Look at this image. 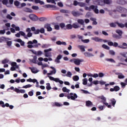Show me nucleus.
<instances>
[{
  "label": "nucleus",
  "instance_id": "obj_1",
  "mask_svg": "<svg viewBox=\"0 0 127 127\" xmlns=\"http://www.w3.org/2000/svg\"><path fill=\"white\" fill-rule=\"evenodd\" d=\"M117 10L119 12H121V17H127V9L126 8H123L122 7H118Z\"/></svg>",
  "mask_w": 127,
  "mask_h": 127
},
{
  "label": "nucleus",
  "instance_id": "obj_2",
  "mask_svg": "<svg viewBox=\"0 0 127 127\" xmlns=\"http://www.w3.org/2000/svg\"><path fill=\"white\" fill-rule=\"evenodd\" d=\"M38 41L34 39L33 40V41H29L27 43V47L28 48H37L38 47L37 45H32V44H37Z\"/></svg>",
  "mask_w": 127,
  "mask_h": 127
},
{
  "label": "nucleus",
  "instance_id": "obj_3",
  "mask_svg": "<svg viewBox=\"0 0 127 127\" xmlns=\"http://www.w3.org/2000/svg\"><path fill=\"white\" fill-rule=\"evenodd\" d=\"M86 10H92V9L94 11L95 13H99V9H98V6H95L94 5H92L89 6V7H85Z\"/></svg>",
  "mask_w": 127,
  "mask_h": 127
},
{
  "label": "nucleus",
  "instance_id": "obj_4",
  "mask_svg": "<svg viewBox=\"0 0 127 127\" xmlns=\"http://www.w3.org/2000/svg\"><path fill=\"white\" fill-rule=\"evenodd\" d=\"M99 99H101L102 100L103 104L105 105V106H107L108 108H112L111 105H109V103H107L106 101H107V98L105 97L104 96H101L99 97Z\"/></svg>",
  "mask_w": 127,
  "mask_h": 127
},
{
  "label": "nucleus",
  "instance_id": "obj_5",
  "mask_svg": "<svg viewBox=\"0 0 127 127\" xmlns=\"http://www.w3.org/2000/svg\"><path fill=\"white\" fill-rule=\"evenodd\" d=\"M67 99H70L72 100H75V99H77L78 98V96H77V94L76 93L73 94V93H70L69 94V95L67 96Z\"/></svg>",
  "mask_w": 127,
  "mask_h": 127
},
{
  "label": "nucleus",
  "instance_id": "obj_6",
  "mask_svg": "<svg viewBox=\"0 0 127 127\" xmlns=\"http://www.w3.org/2000/svg\"><path fill=\"white\" fill-rule=\"evenodd\" d=\"M29 17L31 19V20H33V21H36V20H37V19H38L37 16L34 14H30L29 15Z\"/></svg>",
  "mask_w": 127,
  "mask_h": 127
},
{
  "label": "nucleus",
  "instance_id": "obj_7",
  "mask_svg": "<svg viewBox=\"0 0 127 127\" xmlns=\"http://www.w3.org/2000/svg\"><path fill=\"white\" fill-rule=\"evenodd\" d=\"M52 49H49L44 50L45 57H51V53H48L49 51H51Z\"/></svg>",
  "mask_w": 127,
  "mask_h": 127
},
{
  "label": "nucleus",
  "instance_id": "obj_8",
  "mask_svg": "<svg viewBox=\"0 0 127 127\" xmlns=\"http://www.w3.org/2000/svg\"><path fill=\"white\" fill-rule=\"evenodd\" d=\"M44 28H46L47 31L50 32L52 30V28H51V25L50 24H45L44 25Z\"/></svg>",
  "mask_w": 127,
  "mask_h": 127
},
{
  "label": "nucleus",
  "instance_id": "obj_9",
  "mask_svg": "<svg viewBox=\"0 0 127 127\" xmlns=\"http://www.w3.org/2000/svg\"><path fill=\"white\" fill-rule=\"evenodd\" d=\"M92 40H94V41H96V42H102L103 41V40L102 39H100L99 37H92L91 38Z\"/></svg>",
  "mask_w": 127,
  "mask_h": 127
},
{
  "label": "nucleus",
  "instance_id": "obj_10",
  "mask_svg": "<svg viewBox=\"0 0 127 127\" xmlns=\"http://www.w3.org/2000/svg\"><path fill=\"white\" fill-rule=\"evenodd\" d=\"M5 40H11V39L9 38H5V37L3 36L0 37V43H2V42H3Z\"/></svg>",
  "mask_w": 127,
  "mask_h": 127
},
{
  "label": "nucleus",
  "instance_id": "obj_11",
  "mask_svg": "<svg viewBox=\"0 0 127 127\" xmlns=\"http://www.w3.org/2000/svg\"><path fill=\"white\" fill-rule=\"evenodd\" d=\"M115 74L116 75H118L119 79H125V75H124L123 73L120 72H116L115 73Z\"/></svg>",
  "mask_w": 127,
  "mask_h": 127
},
{
  "label": "nucleus",
  "instance_id": "obj_12",
  "mask_svg": "<svg viewBox=\"0 0 127 127\" xmlns=\"http://www.w3.org/2000/svg\"><path fill=\"white\" fill-rule=\"evenodd\" d=\"M72 28H73V26H72V25L71 24H68L65 25V27L64 28V30H66V29L69 30L70 29H72Z\"/></svg>",
  "mask_w": 127,
  "mask_h": 127
},
{
  "label": "nucleus",
  "instance_id": "obj_13",
  "mask_svg": "<svg viewBox=\"0 0 127 127\" xmlns=\"http://www.w3.org/2000/svg\"><path fill=\"white\" fill-rule=\"evenodd\" d=\"M84 55L86 56V57H94V55L91 53L85 52L84 53Z\"/></svg>",
  "mask_w": 127,
  "mask_h": 127
},
{
  "label": "nucleus",
  "instance_id": "obj_14",
  "mask_svg": "<svg viewBox=\"0 0 127 127\" xmlns=\"http://www.w3.org/2000/svg\"><path fill=\"white\" fill-rule=\"evenodd\" d=\"M123 46H118L119 48H121V49H127V43H123L122 44Z\"/></svg>",
  "mask_w": 127,
  "mask_h": 127
},
{
  "label": "nucleus",
  "instance_id": "obj_15",
  "mask_svg": "<svg viewBox=\"0 0 127 127\" xmlns=\"http://www.w3.org/2000/svg\"><path fill=\"white\" fill-rule=\"evenodd\" d=\"M80 39H81L82 42L83 43H89L90 42V40L89 39H83V37L82 36H80Z\"/></svg>",
  "mask_w": 127,
  "mask_h": 127
},
{
  "label": "nucleus",
  "instance_id": "obj_16",
  "mask_svg": "<svg viewBox=\"0 0 127 127\" xmlns=\"http://www.w3.org/2000/svg\"><path fill=\"white\" fill-rule=\"evenodd\" d=\"M56 44L57 45H64L66 46L67 44H66V42H61L60 41H58L56 42Z\"/></svg>",
  "mask_w": 127,
  "mask_h": 127
},
{
  "label": "nucleus",
  "instance_id": "obj_17",
  "mask_svg": "<svg viewBox=\"0 0 127 127\" xmlns=\"http://www.w3.org/2000/svg\"><path fill=\"white\" fill-rule=\"evenodd\" d=\"M23 11H25V12H30V13H32L33 12V11L31 9L27 7L24 8Z\"/></svg>",
  "mask_w": 127,
  "mask_h": 127
},
{
  "label": "nucleus",
  "instance_id": "obj_18",
  "mask_svg": "<svg viewBox=\"0 0 127 127\" xmlns=\"http://www.w3.org/2000/svg\"><path fill=\"white\" fill-rule=\"evenodd\" d=\"M86 107H93V103L90 101H86Z\"/></svg>",
  "mask_w": 127,
  "mask_h": 127
},
{
  "label": "nucleus",
  "instance_id": "obj_19",
  "mask_svg": "<svg viewBox=\"0 0 127 127\" xmlns=\"http://www.w3.org/2000/svg\"><path fill=\"white\" fill-rule=\"evenodd\" d=\"M72 14L73 16H79V15H80V13L78 11H73L72 12Z\"/></svg>",
  "mask_w": 127,
  "mask_h": 127
},
{
  "label": "nucleus",
  "instance_id": "obj_20",
  "mask_svg": "<svg viewBox=\"0 0 127 127\" xmlns=\"http://www.w3.org/2000/svg\"><path fill=\"white\" fill-rule=\"evenodd\" d=\"M88 81L90 82V84L88 83L87 84V87H91L92 84L93 83V78L90 77L88 79Z\"/></svg>",
  "mask_w": 127,
  "mask_h": 127
},
{
  "label": "nucleus",
  "instance_id": "obj_21",
  "mask_svg": "<svg viewBox=\"0 0 127 127\" xmlns=\"http://www.w3.org/2000/svg\"><path fill=\"white\" fill-rule=\"evenodd\" d=\"M120 55L123 56V57H125V58H127V52L120 53Z\"/></svg>",
  "mask_w": 127,
  "mask_h": 127
},
{
  "label": "nucleus",
  "instance_id": "obj_22",
  "mask_svg": "<svg viewBox=\"0 0 127 127\" xmlns=\"http://www.w3.org/2000/svg\"><path fill=\"white\" fill-rule=\"evenodd\" d=\"M29 69H31V71L32 72V73H33V74H36V73H37V72H38L37 70H36V69H35V68H31V67H29Z\"/></svg>",
  "mask_w": 127,
  "mask_h": 127
},
{
  "label": "nucleus",
  "instance_id": "obj_23",
  "mask_svg": "<svg viewBox=\"0 0 127 127\" xmlns=\"http://www.w3.org/2000/svg\"><path fill=\"white\" fill-rule=\"evenodd\" d=\"M113 37H114V38H116V39H121V38H122V36H119L117 34H114L113 35Z\"/></svg>",
  "mask_w": 127,
  "mask_h": 127
},
{
  "label": "nucleus",
  "instance_id": "obj_24",
  "mask_svg": "<svg viewBox=\"0 0 127 127\" xmlns=\"http://www.w3.org/2000/svg\"><path fill=\"white\" fill-rule=\"evenodd\" d=\"M116 33L119 34V35H120V36H122V35H123V31H122L121 30H119V29L116 30Z\"/></svg>",
  "mask_w": 127,
  "mask_h": 127
},
{
  "label": "nucleus",
  "instance_id": "obj_25",
  "mask_svg": "<svg viewBox=\"0 0 127 127\" xmlns=\"http://www.w3.org/2000/svg\"><path fill=\"white\" fill-rule=\"evenodd\" d=\"M102 48H104V49H106V50H110V47H109L107 45H106L105 44H103L102 45Z\"/></svg>",
  "mask_w": 127,
  "mask_h": 127
},
{
  "label": "nucleus",
  "instance_id": "obj_26",
  "mask_svg": "<svg viewBox=\"0 0 127 127\" xmlns=\"http://www.w3.org/2000/svg\"><path fill=\"white\" fill-rule=\"evenodd\" d=\"M85 48H86V47L85 46H80V49L81 51V52H85L86 50H85Z\"/></svg>",
  "mask_w": 127,
  "mask_h": 127
},
{
  "label": "nucleus",
  "instance_id": "obj_27",
  "mask_svg": "<svg viewBox=\"0 0 127 127\" xmlns=\"http://www.w3.org/2000/svg\"><path fill=\"white\" fill-rule=\"evenodd\" d=\"M63 92H65L66 93H69L70 92V90L67 89L66 87H64L62 89Z\"/></svg>",
  "mask_w": 127,
  "mask_h": 127
},
{
  "label": "nucleus",
  "instance_id": "obj_28",
  "mask_svg": "<svg viewBox=\"0 0 127 127\" xmlns=\"http://www.w3.org/2000/svg\"><path fill=\"white\" fill-rule=\"evenodd\" d=\"M116 24L118 25L119 27H121V28H124L125 27V24L123 23H120L118 22H116Z\"/></svg>",
  "mask_w": 127,
  "mask_h": 127
},
{
  "label": "nucleus",
  "instance_id": "obj_29",
  "mask_svg": "<svg viewBox=\"0 0 127 127\" xmlns=\"http://www.w3.org/2000/svg\"><path fill=\"white\" fill-rule=\"evenodd\" d=\"M72 79H73V81L77 82V81H78V80H79V76H78V75H74L72 77Z\"/></svg>",
  "mask_w": 127,
  "mask_h": 127
},
{
  "label": "nucleus",
  "instance_id": "obj_30",
  "mask_svg": "<svg viewBox=\"0 0 127 127\" xmlns=\"http://www.w3.org/2000/svg\"><path fill=\"white\" fill-rule=\"evenodd\" d=\"M110 101H111L113 107H115V105H116V103H117V101L115 99H111Z\"/></svg>",
  "mask_w": 127,
  "mask_h": 127
},
{
  "label": "nucleus",
  "instance_id": "obj_31",
  "mask_svg": "<svg viewBox=\"0 0 127 127\" xmlns=\"http://www.w3.org/2000/svg\"><path fill=\"white\" fill-rule=\"evenodd\" d=\"M106 61L109 62H111L112 63H116V61H115L113 59H106Z\"/></svg>",
  "mask_w": 127,
  "mask_h": 127
},
{
  "label": "nucleus",
  "instance_id": "obj_32",
  "mask_svg": "<svg viewBox=\"0 0 127 127\" xmlns=\"http://www.w3.org/2000/svg\"><path fill=\"white\" fill-rule=\"evenodd\" d=\"M31 87H32V85L31 84H27L23 86L22 88L23 89H27V88H31Z\"/></svg>",
  "mask_w": 127,
  "mask_h": 127
},
{
  "label": "nucleus",
  "instance_id": "obj_33",
  "mask_svg": "<svg viewBox=\"0 0 127 127\" xmlns=\"http://www.w3.org/2000/svg\"><path fill=\"white\" fill-rule=\"evenodd\" d=\"M88 82V79L87 78H84L82 79V84L83 85H88L87 83Z\"/></svg>",
  "mask_w": 127,
  "mask_h": 127
},
{
  "label": "nucleus",
  "instance_id": "obj_34",
  "mask_svg": "<svg viewBox=\"0 0 127 127\" xmlns=\"http://www.w3.org/2000/svg\"><path fill=\"white\" fill-rule=\"evenodd\" d=\"M8 62H9V60L5 59L1 61V64H6V63H8Z\"/></svg>",
  "mask_w": 127,
  "mask_h": 127
},
{
  "label": "nucleus",
  "instance_id": "obj_35",
  "mask_svg": "<svg viewBox=\"0 0 127 127\" xmlns=\"http://www.w3.org/2000/svg\"><path fill=\"white\" fill-rule=\"evenodd\" d=\"M46 89L47 90H51V86H50V83H46Z\"/></svg>",
  "mask_w": 127,
  "mask_h": 127
},
{
  "label": "nucleus",
  "instance_id": "obj_36",
  "mask_svg": "<svg viewBox=\"0 0 127 127\" xmlns=\"http://www.w3.org/2000/svg\"><path fill=\"white\" fill-rule=\"evenodd\" d=\"M80 91L82 94H90V93L87 90L81 89Z\"/></svg>",
  "mask_w": 127,
  "mask_h": 127
},
{
  "label": "nucleus",
  "instance_id": "obj_37",
  "mask_svg": "<svg viewBox=\"0 0 127 127\" xmlns=\"http://www.w3.org/2000/svg\"><path fill=\"white\" fill-rule=\"evenodd\" d=\"M74 64H75V65H80V60L75 59L74 61Z\"/></svg>",
  "mask_w": 127,
  "mask_h": 127
},
{
  "label": "nucleus",
  "instance_id": "obj_38",
  "mask_svg": "<svg viewBox=\"0 0 127 127\" xmlns=\"http://www.w3.org/2000/svg\"><path fill=\"white\" fill-rule=\"evenodd\" d=\"M19 33L21 35H22V36H24V38H25L26 39H27V37H26V36H25V33L23 31H20Z\"/></svg>",
  "mask_w": 127,
  "mask_h": 127
},
{
  "label": "nucleus",
  "instance_id": "obj_39",
  "mask_svg": "<svg viewBox=\"0 0 127 127\" xmlns=\"http://www.w3.org/2000/svg\"><path fill=\"white\" fill-rule=\"evenodd\" d=\"M11 66H12L13 67L15 66L16 68H18V65H17V64L15 62H12L11 63Z\"/></svg>",
  "mask_w": 127,
  "mask_h": 127
},
{
  "label": "nucleus",
  "instance_id": "obj_40",
  "mask_svg": "<svg viewBox=\"0 0 127 127\" xmlns=\"http://www.w3.org/2000/svg\"><path fill=\"white\" fill-rule=\"evenodd\" d=\"M60 11L62 13H69V11L68 10L62 9Z\"/></svg>",
  "mask_w": 127,
  "mask_h": 127
},
{
  "label": "nucleus",
  "instance_id": "obj_41",
  "mask_svg": "<svg viewBox=\"0 0 127 127\" xmlns=\"http://www.w3.org/2000/svg\"><path fill=\"white\" fill-rule=\"evenodd\" d=\"M109 54L110 55H112V56H115V55H116V53L113 50H110Z\"/></svg>",
  "mask_w": 127,
  "mask_h": 127
},
{
  "label": "nucleus",
  "instance_id": "obj_42",
  "mask_svg": "<svg viewBox=\"0 0 127 127\" xmlns=\"http://www.w3.org/2000/svg\"><path fill=\"white\" fill-rule=\"evenodd\" d=\"M104 3H106V4H110V3H112V1L110 0H104Z\"/></svg>",
  "mask_w": 127,
  "mask_h": 127
},
{
  "label": "nucleus",
  "instance_id": "obj_43",
  "mask_svg": "<svg viewBox=\"0 0 127 127\" xmlns=\"http://www.w3.org/2000/svg\"><path fill=\"white\" fill-rule=\"evenodd\" d=\"M6 44L7 46H9V47H10V46H11V44H12V41H7Z\"/></svg>",
  "mask_w": 127,
  "mask_h": 127
},
{
  "label": "nucleus",
  "instance_id": "obj_44",
  "mask_svg": "<svg viewBox=\"0 0 127 127\" xmlns=\"http://www.w3.org/2000/svg\"><path fill=\"white\" fill-rule=\"evenodd\" d=\"M110 26L111 27H116V26H117V22L111 23L110 24Z\"/></svg>",
  "mask_w": 127,
  "mask_h": 127
},
{
  "label": "nucleus",
  "instance_id": "obj_45",
  "mask_svg": "<svg viewBox=\"0 0 127 127\" xmlns=\"http://www.w3.org/2000/svg\"><path fill=\"white\" fill-rule=\"evenodd\" d=\"M2 3L3 4L6 5L8 3V0H2Z\"/></svg>",
  "mask_w": 127,
  "mask_h": 127
},
{
  "label": "nucleus",
  "instance_id": "obj_46",
  "mask_svg": "<svg viewBox=\"0 0 127 127\" xmlns=\"http://www.w3.org/2000/svg\"><path fill=\"white\" fill-rule=\"evenodd\" d=\"M72 26L73 28H79V26L76 23L72 24Z\"/></svg>",
  "mask_w": 127,
  "mask_h": 127
},
{
  "label": "nucleus",
  "instance_id": "obj_47",
  "mask_svg": "<svg viewBox=\"0 0 127 127\" xmlns=\"http://www.w3.org/2000/svg\"><path fill=\"white\" fill-rule=\"evenodd\" d=\"M1 107H2V108H5V107H6L7 108H8V107H9V104L5 103L3 105H1Z\"/></svg>",
  "mask_w": 127,
  "mask_h": 127
},
{
  "label": "nucleus",
  "instance_id": "obj_48",
  "mask_svg": "<svg viewBox=\"0 0 127 127\" xmlns=\"http://www.w3.org/2000/svg\"><path fill=\"white\" fill-rule=\"evenodd\" d=\"M55 106L56 107H62V104H60V103L58 102H55Z\"/></svg>",
  "mask_w": 127,
  "mask_h": 127
},
{
  "label": "nucleus",
  "instance_id": "obj_49",
  "mask_svg": "<svg viewBox=\"0 0 127 127\" xmlns=\"http://www.w3.org/2000/svg\"><path fill=\"white\" fill-rule=\"evenodd\" d=\"M114 91H115V92H118V91H120V87L118 86H115Z\"/></svg>",
  "mask_w": 127,
  "mask_h": 127
},
{
  "label": "nucleus",
  "instance_id": "obj_50",
  "mask_svg": "<svg viewBox=\"0 0 127 127\" xmlns=\"http://www.w3.org/2000/svg\"><path fill=\"white\" fill-rule=\"evenodd\" d=\"M32 8L35 10H38V9H39L38 6H32Z\"/></svg>",
  "mask_w": 127,
  "mask_h": 127
},
{
  "label": "nucleus",
  "instance_id": "obj_51",
  "mask_svg": "<svg viewBox=\"0 0 127 127\" xmlns=\"http://www.w3.org/2000/svg\"><path fill=\"white\" fill-rule=\"evenodd\" d=\"M60 27H61V28H65V24H64V23H62L60 24Z\"/></svg>",
  "mask_w": 127,
  "mask_h": 127
},
{
  "label": "nucleus",
  "instance_id": "obj_52",
  "mask_svg": "<svg viewBox=\"0 0 127 127\" xmlns=\"http://www.w3.org/2000/svg\"><path fill=\"white\" fill-rule=\"evenodd\" d=\"M39 31L40 33H44L45 32V30L44 29V28H41L40 30Z\"/></svg>",
  "mask_w": 127,
  "mask_h": 127
},
{
  "label": "nucleus",
  "instance_id": "obj_53",
  "mask_svg": "<svg viewBox=\"0 0 127 127\" xmlns=\"http://www.w3.org/2000/svg\"><path fill=\"white\" fill-rule=\"evenodd\" d=\"M14 4L16 6H18V5H19V2L17 0H16L14 2Z\"/></svg>",
  "mask_w": 127,
  "mask_h": 127
},
{
  "label": "nucleus",
  "instance_id": "obj_54",
  "mask_svg": "<svg viewBox=\"0 0 127 127\" xmlns=\"http://www.w3.org/2000/svg\"><path fill=\"white\" fill-rule=\"evenodd\" d=\"M40 21H45L46 20V18L45 17H41L39 18Z\"/></svg>",
  "mask_w": 127,
  "mask_h": 127
},
{
  "label": "nucleus",
  "instance_id": "obj_55",
  "mask_svg": "<svg viewBox=\"0 0 127 127\" xmlns=\"http://www.w3.org/2000/svg\"><path fill=\"white\" fill-rule=\"evenodd\" d=\"M80 3V2H78L77 0H74L73 1V5H74L75 6H76V5H78V4H79Z\"/></svg>",
  "mask_w": 127,
  "mask_h": 127
},
{
  "label": "nucleus",
  "instance_id": "obj_56",
  "mask_svg": "<svg viewBox=\"0 0 127 127\" xmlns=\"http://www.w3.org/2000/svg\"><path fill=\"white\" fill-rule=\"evenodd\" d=\"M114 47H119V46H119V44L117 42H114L113 43V46Z\"/></svg>",
  "mask_w": 127,
  "mask_h": 127
},
{
  "label": "nucleus",
  "instance_id": "obj_57",
  "mask_svg": "<svg viewBox=\"0 0 127 127\" xmlns=\"http://www.w3.org/2000/svg\"><path fill=\"white\" fill-rule=\"evenodd\" d=\"M6 18H7V19L11 20V19H12V17L11 16H10V15L7 14L6 15Z\"/></svg>",
  "mask_w": 127,
  "mask_h": 127
},
{
  "label": "nucleus",
  "instance_id": "obj_58",
  "mask_svg": "<svg viewBox=\"0 0 127 127\" xmlns=\"http://www.w3.org/2000/svg\"><path fill=\"white\" fill-rule=\"evenodd\" d=\"M93 84H94V85H98L99 84V80H94L92 82Z\"/></svg>",
  "mask_w": 127,
  "mask_h": 127
},
{
  "label": "nucleus",
  "instance_id": "obj_59",
  "mask_svg": "<svg viewBox=\"0 0 127 127\" xmlns=\"http://www.w3.org/2000/svg\"><path fill=\"white\" fill-rule=\"evenodd\" d=\"M5 33V29L0 30V34H4Z\"/></svg>",
  "mask_w": 127,
  "mask_h": 127
},
{
  "label": "nucleus",
  "instance_id": "obj_60",
  "mask_svg": "<svg viewBox=\"0 0 127 127\" xmlns=\"http://www.w3.org/2000/svg\"><path fill=\"white\" fill-rule=\"evenodd\" d=\"M51 8H53V9H57V7L55 5L51 4Z\"/></svg>",
  "mask_w": 127,
  "mask_h": 127
},
{
  "label": "nucleus",
  "instance_id": "obj_61",
  "mask_svg": "<svg viewBox=\"0 0 127 127\" xmlns=\"http://www.w3.org/2000/svg\"><path fill=\"white\" fill-rule=\"evenodd\" d=\"M104 76V74L103 73L100 72L98 74V76L100 77V78L103 77V76Z\"/></svg>",
  "mask_w": 127,
  "mask_h": 127
},
{
  "label": "nucleus",
  "instance_id": "obj_62",
  "mask_svg": "<svg viewBox=\"0 0 127 127\" xmlns=\"http://www.w3.org/2000/svg\"><path fill=\"white\" fill-rule=\"evenodd\" d=\"M28 94L29 96L32 97V96H33V91H29Z\"/></svg>",
  "mask_w": 127,
  "mask_h": 127
},
{
  "label": "nucleus",
  "instance_id": "obj_63",
  "mask_svg": "<svg viewBox=\"0 0 127 127\" xmlns=\"http://www.w3.org/2000/svg\"><path fill=\"white\" fill-rule=\"evenodd\" d=\"M39 32H40L39 29L35 30L34 32V34H39Z\"/></svg>",
  "mask_w": 127,
  "mask_h": 127
},
{
  "label": "nucleus",
  "instance_id": "obj_64",
  "mask_svg": "<svg viewBox=\"0 0 127 127\" xmlns=\"http://www.w3.org/2000/svg\"><path fill=\"white\" fill-rule=\"evenodd\" d=\"M27 37H31L32 36V33H28L27 35Z\"/></svg>",
  "mask_w": 127,
  "mask_h": 127
}]
</instances>
